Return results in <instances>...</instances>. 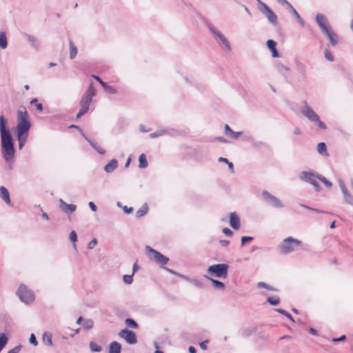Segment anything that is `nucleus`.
<instances>
[{
	"mask_svg": "<svg viewBox=\"0 0 353 353\" xmlns=\"http://www.w3.org/2000/svg\"><path fill=\"white\" fill-rule=\"evenodd\" d=\"M8 119L3 115L0 116V134L1 139V152L4 159L7 162L13 160L15 150L10 130L6 128Z\"/></svg>",
	"mask_w": 353,
	"mask_h": 353,
	"instance_id": "obj_1",
	"label": "nucleus"
},
{
	"mask_svg": "<svg viewBox=\"0 0 353 353\" xmlns=\"http://www.w3.org/2000/svg\"><path fill=\"white\" fill-rule=\"evenodd\" d=\"M31 127L29 116L24 106H21L17 111V125L16 134H28Z\"/></svg>",
	"mask_w": 353,
	"mask_h": 353,
	"instance_id": "obj_2",
	"label": "nucleus"
},
{
	"mask_svg": "<svg viewBox=\"0 0 353 353\" xmlns=\"http://www.w3.org/2000/svg\"><path fill=\"white\" fill-rule=\"evenodd\" d=\"M96 90L93 87V84L90 83L80 100L81 108L77 114V119L84 115L88 111L92 98L96 95Z\"/></svg>",
	"mask_w": 353,
	"mask_h": 353,
	"instance_id": "obj_3",
	"label": "nucleus"
},
{
	"mask_svg": "<svg viewBox=\"0 0 353 353\" xmlns=\"http://www.w3.org/2000/svg\"><path fill=\"white\" fill-rule=\"evenodd\" d=\"M202 20L204 24L208 28L211 33L214 35V37L216 40H219V45L221 48L227 52L231 51V46L230 42L227 39V38L220 32L210 22L208 19L205 17L202 18Z\"/></svg>",
	"mask_w": 353,
	"mask_h": 353,
	"instance_id": "obj_4",
	"label": "nucleus"
},
{
	"mask_svg": "<svg viewBox=\"0 0 353 353\" xmlns=\"http://www.w3.org/2000/svg\"><path fill=\"white\" fill-rule=\"evenodd\" d=\"M302 241L299 239H294L292 236H288L284 239L281 243L279 249L281 254H287L296 250V247L301 246Z\"/></svg>",
	"mask_w": 353,
	"mask_h": 353,
	"instance_id": "obj_5",
	"label": "nucleus"
},
{
	"mask_svg": "<svg viewBox=\"0 0 353 353\" xmlns=\"http://www.w3.org/2000/svg\"><path fill=\"white\" fill-rule=\"evenodd\" d=\"M229 265L226 263H219L210 265L208 268V273L218 278L225 279L228 276Z\"/></svg>",
	"mask_w": 353,
	"mask_h": 353,
	"instance_id": "obj_6",
	"label": "nucleus"
},
{
	"mask_svg": "<svg viewBox=\"0 0 353 353\" xmlns=\"http://www.w3.org/2000/svg\"><path fill=\"white\" fill-rule=\"evenodd\" d=\"M17 294L19 299L26 303H30L34 300V295L32 291L28 290L26 285L21 284L19 287Z\"/></svg>",
	"mask_w": 353,
	"mask_h": 353,
	"instance_id": "obj_7",
	"label": "nucleus"
},
{
	"mask_svg": "<svg viewBox=\"0 0 353 353\" xmlns=\"http://www.w3.org/2000/svg\"><path fill=\"white\" fill-rule=\"evenodd\" d=\"M320 176L319 174H316L313 172H309V171H303L301 173L300 179L302 181L308 182L311 185H312L315 190L316 192H319L321 190L320 185L317 181L318 176Z\"/></svg>",
	"mask_w": 353,
	"mask_h": 353,
	"instance_id": "obj_8",
	"label": "nucleus"
},
{
	"mask_svg": "<svg viewBox=\"0 0 353 353\" xmlns=\"http://www.w3.org/2000/svg\"><path fill=\"white\" fill-rule=\"evenodd\" d=\"M262 196L264 200L271 206L276 208H282L283 207L282 201L279 198L271 194L267 190H263L262 192Z\"/></svg>",
	"mask_w": 353,
	"mask_h": 353,
	"instance_id": "obj_9",
	"label": "nucleus"
},
{
	"mask_svg": "<svg viewBox=\"0 0 353 353\" xmlns=\"http://www.w3.org/2000/svg\"><path fill=\"white\" fill-rule=\"evenodd\" d=\"M146 250L150 254V257L153 259L158 263L164 265L169 261V259L168 257L163 255L161 253L152 248L151 247L146 246Z\"/></svg>",
	"mask_w": 353,
	"mask_h": 353,
	"instance_id": "obj_10",
	"label": "nucleus"
},
{
	"mask_svg": "<svg viewBox=\"0 0 353 353\" xmlns=\"http://www.w3.org/2000/svg\"><path fill=\"white\" fill-rule=\"evenodd\" d=\"M121 338L125 339V341L129 344H135L137 343V339L136 334L127 328L123 329L119 333Z\"/></svg>",
	"mask_w": 353,
	"mask_h": 353,
	"instance_id": "obj_11",
	"label": "nucleus"
},
{
	"mask_svg": "<svg viewBox=\"0 0 353 353\" xmlns=\"http://www.w3.org/2000/svg\"><path fill=\"white\" fill-rule=\"evenodd\" d=\"M302 114L306 117L311 121H319V115L314 111V110L304 101V107L302 109Z\"/></svg>",
	"mask_w": 353,
	"mask_h": 353,
	"instance_id": "obj_12",
	"label": "nucleus"
},
{
	"mask_svg": "<svg viewBox=\"0 0 353 353\" xmlns=\"http://www.w3.org/2000/svg\"><path fill=\"white\" fill-rule=\"evenodd\" d=\"M262 4L264 8L263 13L268 19L269 22L274 26H276L278 24V18L276 14L265 3H263Z\"/></svg>",
	"mask_w": 353,
	"mask_h": 353,
	"instance_id": "obj_13",
	"label": "nucleus"
},
{
	"mask_svg": "<svg viewBox=\"0 0 353 353\" xmlns=\"http://www.w3.org/2000/svg\"><path fill=\"white\" fill-rule=\"evenodd\" d=\"M316 21L323 32L330 27L327 23L326 17L323 14L319 13L316 15Z\"/></svg>",
	"mask_w": 353,
	"mask_h": 353,
	"instance_id": "obj_14",
	"label": "nucleus"
},
{
	"mask_svg": "<svg viewBox=\"0 0 353 353\" xmlns=\"http://www.w3.org/2000/svg\"><path fill=\"white\" fill-rule=\"evenodd\" d=\"M339 186H340L341 191L343 194V196L345 197L346 202L348 203H353V197L350 194V193H349V192L347 190L345 185L342 179H339Z\"/></svg>",
	"mask_w": 353,
	"mask_h": 353,
	"instance_id": "obj_15",
	"label": "nucleus"
},
{
	"mask_svg": "<svg viewBox=\"0 0 353 353\" xmlns=\"http://www.w3.org/2000/svg\"><path fill=\"white\" fill-rule=\"evenodd\" d=\"M230 225L234 230L240 228V219L236 212H231L230 214Z\"/></svg>",
	"mask_w": 353,
	"mask_h": 353,
	"instance_id": "obj_16",
	"label": "nucleus"
},
{
	"mask_svg": "<svg viewBox=\"0 0 353 353\" xmlns=\"http://www.w3.org/2000/svg\"><path fill=\"white\" fill-rule=\"evenodd\" d=\"M323 32L327 35L329 41L332 46H334L338 43V37L336 33L332 30V28L330 27L327 29V30L323 31Z\"/></svg>",
	"mask_w": 353,
	"mask_h": 353,
	"instance_id": "obj_17",
	"label": "nucleus"
},
{
	"mask_svg": "<svg viewBox=\"0 0 353 353\" xmlns=\"http://www.w3.org/2000/svg\"><path fill=\"white\" fill-rule=\"evenodd\" d=\"M59 207L63 212L66 213H72L77 209L76 205L68 204L65 202H64L62 199H60L59 201Z\"/></svg>",
	"mask_w": 353,
	"mask_h": 353,
	"instance_id": "obj_18",
	"label": "nucleus"
},
{
	"mask_svg": "<svg viewBox=\"0 0 353 353\" xmlns=\"http://www.w3.org/2000/svg\"><path fill=\"white\" fill-rule=\"evenodd\" d=\"M84 138L89 142L90 145L99 154H103L105 152V150L101 148L100 145H98V143L94 141V140H91L88 139L84 134H82Z\"/></svg>",
	"mask_w": 353,
	"mask_h": 353,
	"instance_id": "obj_19",
	"label": "nucleus"
},
{
	"mask_svg": "<svg viewBox=\"0 0 353 353\" xmlns=\"http://www.w3.org/2000/svg\"><path fill=\"white\" fill-rule=\"evenodd\" d=\"M0 197L8 205L10 204L11 201L8 190L4 187H0Z\"/></svg>",
	"mask_w": 353,
	"mask_h": 353,
	"instance_id": "obj_20",
	"label": "nucleus"
},
{
	"mask_svg": "<svg viewBox=\"0 0 353 353\" xmlns=\"http://www.w3.org/2000/svg\"><path fill=\"white\" fill-rule=\"evenodd\" d=\"M121 345L117 341H112L109 345L108 353H121Z\"/></svg>",
	"mask_w": 353,
	"mask_h": 353,
	"instance_id": "obj_21",
	"label": "nucleus"
},
{
	"mask_svg": "<svg viewBox=\"0 0 353 353\" xmlns=\"http://www.w3.org/2000/svg\"><path fill=\"white\" fill-rule=\"evenodd\" d=\"M288 8L290 9L291 12L294 16L299 23L302 26L304 27L305 25V23L304 20L301 17L300 14L298 13V12L293 8V6L289 3V4H287Z\"/></svg>",
	"mask_w": 353,
	"mask_h": 353,
	"instance_id": "obj_22",
	"label": "nucleus"
},
{
	"mask_svg": "<svg viewBox=\"0 0 353 353\" xmlns=\"http://www.w3.org/2000/svg\"><path fill=\"white\" fill-rule=\"evenodd\" d=\"M118 166V161L117 159H112L108 164H106L104 167V170L110 173L113 172Z\"/></svg>",
	"mask_w": 353,
	"mask_h": 353,
	"instance_id": "obj_23",
	"label": "nucleus"
},
{
	"mask_svg": "<svg viewBox=\"0 0 353 353\" xmlns=\"http://www.w3.org/2000/svg\"><path fill=\"white\" fill-rule=\"evenodd\" d=\"M225 133L226 135H229L234 139H237L242 134L241 132L233 131L228 124L225 125Z\"/></svg>",
	"mask_w": 353,
	"mask_h": 353,
	"instance_id": "obj_24",
	"label": "nucleus"
},
{
	"mask_svg": "<svg viewBox=\"0 0 353 353\" xmlns=\"http://www.w3.org/2000/svg\"><path fill=\"white\" fill-rule=\"evenodd\" d=\"M204 277L212 282L214 288L219 290H223L225 288V284L223 282L212 279L206 275H205Z\"/></svg>",
	"mask_w": 353,
	"mask_h": 353,
	"instance_id": "obj_25",
	"label": "nucleus"
},
{
	"mask_svg": "<svg viewBox=\"0 0 353 353\" xmlns=\"http://www.w3.org/2000/svg\"><path fill=\"white\" fill-rule=\"evenodd\" d=\"M296 65L298 72L302 75L303 78H305L307 73L305 65L303 63L297 61L296 62Z\"/></svg>",
	"mask_w": 353,
	"mask_h": 353,
	"instance_id": "obj_26",
	"label": "nucleus"
},
{
	"mask_svg": "<svg viewBox=\"0 0 353 353\" xmlns=\"http://www.w3.org/2000/svg\"><path fill=\"white\" fill-rule=\"evenodd\" d=\"M255 332H256V327H249L243 328L241 331V335L243 337H248Z\"/></svg>",
	"mask_w": 353,
	"mask_h": 353,
	"instance_id": "obj_27",
	"label": "nucleus"
},
{
	"mask_svg": "<svg viewBox=\"0 0 353 353\" xmlns=\"http://www.w3.org/2000/svg\"><path fill=\"white\" fill-rule=\"evenodd\" d=\"M8 46V40L5 32H0V48L6 49Z\"/></svg>",
	"mask_w": 353,
	"mask_h": 353,
	"instance_id": "obj_28",
	"label": "nucleus"
},
{
	"mask_svg": "<svg viewBox=\"0 0 353 353\" xmlns=\"http://www.w3.org/2000/svg\"><path fill=\"white\" fill-rule=\"evenodd\" d=\"M148 206L147 203H144L137 211L136 213L137 217L139 218L141 216H143L145 214H147L148 211Z\"/></svg>",
	"mask_w": 353,
	"mask_h": 353,
	"instance_id": "obj_29",
	"label": "nucleus"
},
{
	"mask_svg": "<svg viewBox=\"0 0 353 353\" xmlns=\"http://www.w3.org/2000/svg\"><path fill=\"white\" fill-rule=\"evenodd\" d=\"M69 46H70V58L71 59H73L77 54V48L75 46V45L73 43V42L70 40L69 41Z\"/></svg>",
	"mask_w": 353,
	"mask_h": 353,
	"instance_id": "obj_30",
	"label": "nucleus"
},
{
	"mask_svg": "<svg viewBox=\"0 0 353 353\" xmlns=\"http://www.w3.org/2000/svg\"><path fill=\"white\" fill-rule=\"evenodd\" d=\"M276 70L283 76H286L288 72L290 71V68L283 63H278L276 65Z\"/></svg>",
	"mask_w": 353,
	"mask_h": 353,
	"instance_id": "obj_31",
	"label": "nucleus"
},
{
	"mask_svg": "<svg viewBox=\"0 0 353 353\" xmlns=\"http://www.w3.org/2000/svg\"><path fill=\"white\" fill-rule=\"evenodd\" d=\"M317 151L320 154L327 156V146L325 143L321 142L317 145Z\"/></svg>",
	"mask_w": 353,
	"mask_h": 353,
	"instance_id": "obj_32",
	"label": "nucleus"
},
{
	"mask_svg": "<svg viewBox=\"0 0 353 353\" xmlns=\"http://www.w3.org/2000/svg\"><path fill=\"white\" fill-rule=\"evenodd\" d=\"M139 167L140 168H145L148 166V163L146 156L145 154H141L139 156Z\"/></svg>",
	"mask_w": 353,
	"mask_h": 353,
	"instance_id": "obj_33",
	"label": "nucleus"
},
{
	"mask_svg": "<svg viewBox=\"0 0 353 353\" xmlns=\"http://www.w3.org/2000/svg\"><path fill=\"white\" fill-rule=\"evenodd\" d=\"M28 40L31 43L32 46L36 49L39 48V42L34 36L28 35Z\"/></svg>",
	"mask_w": 353,
	"mask_h": 353,
	"instance_id": "obj_34",
	"label": "nucleus"
},
{
	"mask_svg": "<svg viewBox=\"0 0 353 353\" xmlns=\"http://www.w3.org/2000/svg\"><path fill=\"white\" fill-rule=\"evenodd\" d=\"M43 341L48 345H52V334L49 332H45L43 334Z\"/></svg>",
	"mask_w": 353,
	"mask_h": 353,
	"instance_id": "obj_35",
	"label": "nucleus"
},
{
	"mask_svg": "<svg viewBox=\"0 0 353 353\" xmlns=\"http://www.w3.org/2000/svg\"><path fill=\"white\" fill-rule=\"evenodd\" d=\"M89 345L92 352H99L102 350V347L94 341H90Z\"/></svg>",
	"mask_w": 353,
	"mask_h": 353,
	"instance_id": "obj_36",
	"label": "nucleus"
},
{
	"mask_svg": "<svg viewBox=\"0 0 353 353\" xmlns=\"http://www.w3.org/2000/svg\"><path fill=\"white\" fill-rule=\"evenodd\" d=\"M93 321L91 319H85L82 322V326L85 330H90L93 327Z\"/></svg>",
	"mask_w": 353,
	"mask_h": 353,
	"instance_id": "obj_37",
	"label": "nucleus"
},
{
	"mask_svg": "<svg viewBox=\"0 0 353 353\" xmlns=\"http://www.w3.org/2000/svg\"><path fill=\"white\" fill-rule=\"evenodd\" d=\"M267 301L272 305H277L280 303V299L278 296H269Z\"/></svg>",
	"mask_w": 353,
	"mask_h": 353,
	"instance_id": "obj_38",
	"label": "nucleus"
},
{
	"mask_svg": "<svg viewBox=\"0 0 353 353\" xmlns=\"http://www.w3.org/2000/svg\"><path fill=\"white\" fill-rule=\"evenodd\" d=\"M125 324L128 326L131 327L132 328H137L138 327V324L132 319H126L125 321Z\"/></svg>",
	"mask_w": 353,
	"mask_h": 353,
	"instance_id": "obj_39",
	"label": "nucleus"
},
{
	"mask_svg": "<svg viewBox=\"0 0 353 353\" xmlns=\"http://www.w3.org/2000/svg\"><path fill=\"white\" fill-rule=\"evenodd\" d=\"M276 311L281 314L285 315L286 317H288L289 319H290L292 322H294V320L292 318V315L290 313H288L287 311H285V310L279 308V309H276Z\"/></svg>",
	"mask_w": 353,
	"mask_h": 353,
	"instance_id": "obj_40",
	"label": "nucleus"
},
{
	"mask_svg": "<svg viewBox=\"0 0 353 353\" xmlns=\"http://www.w3.org/2000/svg\"><path fill=\"white\" fill-rule=\"evenodd\" d=\"M219 161L228 163V168H229L230 170L231 171V172H234V165H233V163L232 162H230L226 158L220 157L219 159Z\"/></svg>",
	"mask_w": 353,
	"mask_h": 353,
	"instance_id": "obj_41",
	"label": "nucleus"
},
{
	"mask_svg": "<svg viewBox=\"0 0 353 353\" xmlns=\"http://www.w3.org/2000/svg\"><path fill=\"white\" fill-rule=\"evenodd\" d=\"M31 104H34L37 109L41 112L43 110V105L40 103H38L37 99H32L30 101Z\"/></svg>",
	"mask_w": 353,
	"mask_h": 353,
	"instance_id": "obj_42",
	"label": "nucleus"
},
{
	"mask_svg": "<svg viewBox=\"0 0 353 353\" xmlns=\"http://www.w3.org/2000/svg\"><path fill=\"white\" fill-rule=\"evenodd\" d=\"M318 179L320 180L322 183H323L327 188H330L332 185L330 181L326 179V178L322 175L319 176Z\"/></svg>",
	"mask_w": 353,
	"mask_h": 353,
	"instance_id": "obj_43",
	"label": "nucleus"
},
{
	"mask_svg": "<svg viewBox=\"0 0 353 353\" xmlns=\"http://www.w3.org/2000/svg\"><path fill=\"white\" fill-rule=\"evenodd\" d=\"M324 54H325V57L327 60H328L330 61H334V57H333L332 52L329 50L325 49V52H324Z\"/></svg>",
	"mask_w": 353,
	"mask_h": 353,
	"instance_id": "obj_44",
	"label": "nucleus"
},
{
	"mask_svg": "<svg viewBox=\"0 0 353 353\" xmlns=\"http://www.w3.org/2000/svg\"><path fill=\"white\" fill-rule=\"evenodd\" d=\"M132 276V274L131 275L125 274L123 277L124 283L126 284H131L133 281Z\"/></svg>",
	"mask_w": 353,
	"mask_h": 353,
	"instance_id": "obj_45",
	"label": "nucleus"
},
{
	"mask_svg": "<svg viewBox=\"0 0 353 353\" xmlns=\"http://www.w3.org/2000/svg\"><path fill=\"white\" fill-rule=\"evenodd\" d=\"M70 241L74 243V245L75 246V243L77 241V234L74 230H72L70 233Z\"/></svg>",
	"mask_w": 353,
	"mask_h": 353,
	"instance_id": "obj_46",
	"label": "nucleus"
},
{
	"mask_svg": "<svg viewBox=\"0 0 353 353\" xmlns=\"http://www.w3.org/2000/svg\"><path fill=\"white\" fill-rule=\"evenodd\" d=\"M267 46L270 50H274L275 48H276V43L274 40L269 39L267 41Z\"/></svg>",
	"mask_w": 353,
	"mask_h": 353,
	"instance_id": "obj_47",
	"label": "nucleus"
},
{
	"mask_svg": "<svg viewBox=\"0 0 353 353\" xmlns=\"http://www.w3.org/2000/svg\"><path fill=\"white\" fill-rule=\"evenodd\" d=\"M258 287L260 288H265L268 290H274V289L272 287L270 286L268 284H267L265 282L258 283Z\"/></svg>",
	"mask_w": 353,
	"mask_h": 353,
	"instance_id": "obj_48",
	"label": "nucleus"
},
{
	"mask_svg": "<svg viewBox=\"0 0 353 353\" xmlns=\"http://www.w3.org/2000/svg\"><path fill=\"white\" fill-rule=\"evenodd\" d=\"M191 283L194 285L199 288H203L204 287V284L203 283V282L199 279L191 280Z\"/></svg>",
	"mask_w": 353,
	"mask_h": 353,
	"instance_id": "obj_49",
	"label": "nucleus"
},
{
	"mask_svg": "<svg viewBox=\"0 0 353 353\" xmlns=\"http://www.w3.org/2000/svg\"><path fill=\"white\" fill-rule=\"evenodd\" d=\"M167 131L166 130H159V131H157V132H154L153 133H151L150 134V137L152 138H156V137H160L164 134H165Z\"/></svg>",
	"mask_w": 353,
	"mask_h": 353,
	"instance_id": "obj_50",
	"label": "nucleus"
},
{
	"mask_svg": "<svg viewBox=\"0 0 353 353\" xmlns=\"http://www.w3.org/2000/svg\"><path fill=\"white\" fill-rule=\"evenodd\" d=\"M163 268L168 272H170V274H174V275H176L179 277H181V278H185V276L183 275V274H181L176 272H175L174 270H172V269H170L169 268H167V267H163Z\"/></svg>",
	"mask_w": 353,
	"mask_h": 353,
	"instance_id": "obj_51",
	"label": "nucleus"
},
{
	"mask_svg": "<svg viewBox=\"0 0 353 353\" xmlns=\"http://www.w3.org/2000/svg\"><path fill=\"white\" fill-rule=\"evenodd\" d=\"M253 240V237L248 236H244L241 237V245H244L245 243L250 242Z\"/></svg>",
	"mask_w": 353,
	"mask_h": 353,
	"instance_id": "obj_52",
	"label": "nucleus"
},
{
	"mask_svg": "<svg viewBox=\"0 0 353 353\" xmlns=\"http://www.w3.org/2000/svg\"><path fill=\"white\" fill-rule=\"evenodd\" d=\"M28 134H17V139L21 141L26 142Z\"/></svg>",
	"mask_w": 353,
	"mask_h": 353,
	"instance_id": "obj_53",
	"label": "nucleus"
},
{
	"mask_svg": "<svg viewBox=\"0 0 353 353\" xmlns=\"http://www.w3.org/2000/svg\"><path fill=\"white\" fill-rule=\"evenodd\" d=\"M301 207H303L305 208H307V209H309L310 210H312V211H314V212H316L318 213H327L326 211H324V210H319V209H316V208H310V207H308L304 204H301Z\"/></svg>",
	"mask_w": 353,
	"mask_h": 353,
	"instance_id": "obj_54",
	"label": "nucleus"
},
{
	"mask_svg": "<svg viewBox=\"0 0 353 353\" xmlns=\"http://www.w3.org/2000/svg\"><path fill=\"white\" fill-rule=\"evenodd\" d=\"M104 90L107 92L110 93V94H115L117 92V90L114 87L108 85L106 86V88H105Z\"/></svg>",
	"mask_w": 353,
	"mask_h": 353,
	"instance_id": "obj_55",
	"label": "nucleus"
},
{
	"mask_svg": "<svg viewBox=\"0 0 353 353\" xmlns=\"http://www.w3.org/2000/svg\"><path fill=\"white\" fill-rule=\"evenodd\" d=\"M97 244V241L96 239H93L91 241H90L88 244V249H93Z\"/></svg>",
	"mask_w": 353,
	"mask_h": 353,
	"instance_id": "obj_56",
	"label": "nucleus"
},
{
	"mask_svg": "<svg viewBox=\"0 0 353 353\" xmlns=\"http://www.w3.org/2000/svg\"><path fill=\"white\" fill-rule=\"evenodd\" d=\"M29 341L31 344L34 345H37L38 344V342H37V340L36 339V336H34V334H32L30 335V339H29Z\"/></svg>",
	"mask_w": 353,
	"mask_h": 353,
	"instance_id": "obj_57",
	"label": "nucleus"
},
{
	"mask_svg": "<svg viewBox=\"0 0 353 353\" xmlns=\"http://www.w3.org/2000/svg\"><path fill=\"white\" fill-rule=\"evenodd\" d=\"M21 345H19L15 346L12 350H9L8 353H19V351L21 350Z\"/></svg>",
	"mask_w": 353,
	"mask_h": 353,
	"instance_id": "obj_58",
	"label": "nucleus"
},
{
	"mask_svg": "<svg viewBox=\"0 0 353 353\" xmlns=\"http://www.w3.org/2000/svg\"><path fill=\"white\" fill-rule=\"evenodd\" d=\"M315 122L317 123L318 126L321 129L325 130L327 128V125H325V123L324 122L321 121L319 119V121H316Z\"/></svg>",
	"mask_w": 353,
	"mask_h": 353,
	"instance_id": "obj_59",
	"label": "nucleus"
},
{
	"mask_svg": "<svg viewBox=\"0 0 353 353\" xmlns=\"http://www.w3.org/2000/svg\"><path fill=\"white\" fill-rule=\"evenodd\" d=\"M223 232L226 235V236H231L232 235V231L228 228H225L223 229Z\"/></svg>",
	"mask_w": 353,
	"mask_h": 353,
	"instance_id": "obj_60",
	"label": "nucleus"
},
{
	"mask_svg": "<svg viewBox=\"0 0 353 353\" xmlns=\"http://www.w3.org/2000/svg\"><path fill=\"white\" fill-rule=\"evenodd\" d=\"M209 343L208 340H205L199 343V346L202 350H206L207 349V344Z\"/></svg>",
	"mask_w": 353,
	"mask_h": 353,
	"instance_id": "obj_61",
	"label": "nucleus"
},
{
	"mask_svg": "<svg viewBox=\"0 0 353 353\" xmlns=\"http://www.w3.org/2000/svg\"><path fill=\"white\" fill-rule=\"evenodd\" d=\"M123 211L127 214H130L133 212V208H132V207L128 208V206L125 205L123 207Z\"/></svg>",
	"mask_w": 353,
	"mask_h": 353,
	"instance_id": "obj_62",
	"label": "nucleus"
},
{
	"mask_svg": "<svg viewBox=\"0 0 353 353\" xmlns=\"http://www.w3.org/2000/svg\"><path fill=\"white\" fill-rule=\"evenodd\" d=\"M88 205H89L90 208L93 212H96L97 211V208L96 205L93 202H92V201L89 202Z\"/></svg>",
	"mask_w": 353,
	"mask_h": 353,
	"instance_id": "obj_63",
	"label": "nucleus"
},
{
	"mask_svg": "<svg viewBox=\"0 0 353 353\" xmlns=\"http://www.w3.org/2000/svg\"><path fill=\"white\" fill-rule=\"evenodd\" d=\"M219 243L222 246L226 247L229 245L230 241L228 240H220Z\"/></svg>",
	"mask_w": 353,
	"mask_h": 353,
	"instance_id": "obj_64",
	"label": "nucleus"
}]
</instances>
